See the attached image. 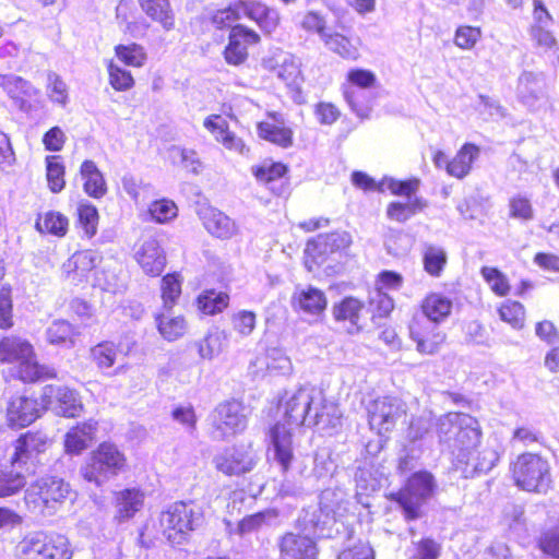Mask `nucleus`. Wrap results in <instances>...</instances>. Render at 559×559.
Masks as SVG:
<instances>
[{
  "mask_svg": "<svg viewBox=\"0 0 559 559\" xmlns=\"http://www.w3.org/2000/svg\"><path fill=\"white\" fill-rule=\"evenodd\" d=\"M439 442L452 454L456 468L463 473H487L499 461V452L489 443L480 450V427L468 414L448 413L437 421Z\"/></svg>",
  "mask_w": 559,
  "mask_h": 559,
  "instance_id": "f257e3e1",
  "label": "nucleus"
},
{
  "mask_svg": "<svg viewBox=\"0 0 559 559\" xmlns=\"http://www.w3.org/2000/svg\"><path fill=\"white\" fill-rule=\"evenodd\" d=\"M282 424L292 428L330 425L336 418V407L326 402L323 391L304 386L286 392L280 401Z\"/></svg>",
  "mask_w": 559,
  "mask_h": 559,
  "instance_id": "f03ea898",
  "label": "nucleus"
},
{
  "mask_svg": "<svg viewBox=\"0 0 559 559\" xmlns=\"http://www.w3.org/2000/svg\"><path fill=\"white\" fill-rule=\"evenodd\" d=\"M0 361L13 365L4 373L7 380L19 379L29 383L57 377L53 367L38 364L33 345L16 335L0 341Z\"/></svg>",
  "mask_w": 559,
  "mask_h": 559,
  "instance_id": "7ed1b4c3",
  "label": "nucleus"
},
{
  "mask_svg": "<svg viewBox=\"0 0 559 559\" xmlns=\"http://www.w3.org/2000/svg\"><path fill=\"white\" fill-rule=\"evenodd\" d=\"M348 514L347 493L343 489H325L320 496L318 507L304 510L299 522L304 530L323 537H331L333 531L340 533L338 524L346 530Z\"/></svg>",
  "mask_w": 559,
  "mask_h": 559,
  "instance_id": "20e7f679",
  "label": "nucleus"
},
{
  "mask_svg": "<svg viewBox=\"0 0 559 559\" xmlns=\"http://www.w3.org/2000/svg\"><path fill=\"white\" fill-rule=\"evenodd\" d=\"M347 240L344 235H319L309 240L305 248V266L309 272L323 267L326 276H335L346 269L348 254Z\"/></svg>",
  "mask_w": 559,
  "mask_h": 559,
  "instance_id": "39448f33",
  "label": "nucleus"
},
{
  "mask_svg": "<svg viewBox=\"0 0 559 559\" xmlns=\"http://www.w3.org/2000/svg\"><path fill=\"white\" fill-rule=\"evenodd\" d=\"M126 467L124 453L111 442H102L87 456L81 474L85 480L100 486L126 471Z\"/></svg>",
  "mask_w": 559,
  "mask_h": 559,
  "instance_id": "423d86ee",
  "label": "nucleus"
},
{
  "mask_svg": "<svg viewBox=\"0 0 559 559\" xmlns=\"http://www.w3.org/2000/svg\"><path fill=\"white\" fill-rule=\"evenodd\" d=\"M512 476L515 485L528 492L546 493L550 488V466L546 459L534 453L518 456L512 464Z\"/></svg>",
  "mask_w": 559,
  "mask_h": 559,
  "instance_id": "0eeeda50",
  "label": "nucleus"
},
{
  "mask_svg": "<svg viewBox=\"0 0 559 559\" xmlns=\"http://www.w3.org/2000/svg\"><path fill=\"white\" fill-rule=\"evenodd\" d=\"M16 559H71L69 540L61 535L37 532L26 535L16 546Z\"/></svg>",
  "mask_w": 559,
  "mask_h": 559,
  "instance_id": "6e6552de",
  "label": "nucleus"
},
{
  "mask_svg": "<svg viewBox=\"0 0 559 559\" xmlns=\"http://www.w3.org/2000/svg\"><path fill=\"white\" fill-rule=\"evenodd\" d=\"M368 415L370 429L381 438L395 428L402 416L406 415V405L397 397L382 396L362 401Z\"/></svg>",
  "mask_w": 559,
  "mask_h": 559,
  "instance_id": "1a4fd4ad",
  "label": "nucleus"
},
{
  "mask_svg": "<svg viewBox=\"0 0 559 559\" xmlns=\"http://www.w3.org/2000/svg\"><path fill=\"white\" fill-rule=\"evenodd\" d=\"M202 510L193 503L178 501L168 507L162 513L160 524L167 534V538L174 543H180V539L193 531L202 521Z\"/></svg>",
  "mask_w": 559,
  "mask_h": 559,
  "instance_id": "9d476101",
  "label": "nucleus"
},
{
  "mask_svg": "<svg viewBox=\"0 0 559 559\" xmlns=\"http://www.w3.org/2000/svg\"><path fill=\"white\" fill-rule=\"evenodd\" d=\"M70 487L58 477H44L32 484L25 491V503L33 512L45 513L55 509L69 495Z\"/></svg>",
  "mask_w": 559,
  "mask_h": 559,
  "instance_id": "9b49d317",
  "label": "nucleus"
},
{
  "mask_svg": "<svg viewBox=\"0 0 559 559\" xmlns=\"http://www.w3.org/2000/svg\"><path fill=\"white\" fill-rule=\"evenodd\" d=\"M433 488V477L428 472H418L409 477L405 487L395 496V500L402 507L407 520L419 518L420 508L431 496Z\"/></svg>",
  "mask_w": 559,
  "mask_h": 559,
  "instance_id": "f8f14e48",
  "label": "nucleus"
},
{
  "mask_svg": "<svg viewBox=\"0 0 559 559\" xmlns=\"http://www.w3.org/2000/svg\"><path fill=\"white\" fill-rule=\"evenodd\" d=\"M338 27L341 32L328 33L325 32V21L324 19L317 12L309 11L307 12L301 22V27L307 32L317 33L324 40L326 47L332 51L338 53L342 57H346L348 55V38L346 36L347 28V14L343 12L342 14L334 12Z\"/></svg>",
  "mask_w": 559,
  "mask_h": 559,
  "instance_id": "ddd939ff",
  "label": "nucleus"
},
{
  "mask_svg": "<svg viewBox=\"0 0 559 559\" xmlns=\"http://www.w3.org/2000/svg\"><path fill=\"white\" fill-rule=\"evenodd\" d=\"M247 426L243 406L237 401L221 403L212 414V436L224 440L245 430Z\"/></svg>",
  "mask_w": 559,
  "mask_h": 559,
  "instance_id": "4468645a",
  "label": "nucleus"
},
{
  "mask_svg": "<svg viewBox=\"0 0 559 559\" xmlns=\"http://www.w3.org/2000/svg\"><path fill=\"white\" fill-rule=\"evenodd\" d=\"M378 88L379 81L372 71L352 69V110L360 119L368 118Z\"/></svg>",
  "mask_w": 559,
  "mask_h": 559,
  "instance_id": "2eb2a0df",
  "label": "nucleus"
},
{
  "mask_svg": "<svg viewBox=\"0 0 559 559\" xmlns=\"http://www.w3.org/2000/svg\"><path fill=\"white\" fill-rule=\"evenodd\" d=\"M40 401L44 408L51 409L63 417L74 418L80 416L83 411L79 393L66 385H45L41 390Z\"/></svg>",
  "mask_w": 559,
  "mask_h": 559,
  "instance_id": "dca6fc26",
  "label": "nucleus"
},
{
  "mask_svg": "<svg viewBox=\"0 0 559 559\" xmlns=\"http://www.w3.org/2000/svg\"><path fill=\"white\" fill-rule=\"evenodd\" d=\"M49 445V438L44 432L28 431L22 435L14 442V452L11 456L13 467L19 466L28 471V465L34 466L37 457L46 452Z\"/></svg>",
  "mask_w": 559,
  "mask_h": 559,
  "instance_id": "f3484780",
  "label": "nucleus"
},
{
  "mask_svg": "<svg viewBox=\"0 0 559 559\" xmlns=\"http://www.w3.org/2000/svg\"><path fill=\"white\" fill-rule=\"evenodd\" d=\"M214 465L217 471L227 476H239L254 467L257 455L251 447L227 448L214 457Z\"/></svg>",
  "mask_w": 559,
  "mask_h": 559,
  "instance_id": "a211bd4d",
  "label": "nucleus"
},
{
  "mask_svg": "<svg viewBox=\"0 0 559 559\" xmlns=\"http://www.w3.org/2000/svg\"><path fill=\"white\" fill-rule=\"evenodd\" d=\"M294 429L278 421L269 431V451L272 453L273 461L277 463L284 473L292 467L295 461Z\"/></svg>",
  "mask_w": 559,
  "mask_h": 559,
  "instance_id": "6ab92c4d",
  "label": "nucleus"
},
{
  "mask_svg": "<svg viewBox=\"0 0 559 559\" xmlns=\"http://www.w3.org/2000/svg\"><path fill=\"white\" fill-rule=\"evenodd\" d=\"M259 41L260 35L253 29L241 24L233 26L223 52L225 61L230 66L242 64L248 58V47Z\"/></svg>",
  "mask_w": 559,
  "mask_h": 559,
  "instance_id": "aec40b11",
  "label": "nucleus"
},
{
  "mask_svg": "<svg viewBox=\"0 0 559 559\" xmlns=\"http://www.w3.org/2000/svg\"><path fill=\"white\" fill-rule=\"evenodd\" d=\"M409 335L416 342L417 350L424 355L436 354L445 340L444 333L439 330L437 324L417 316L409 324Z\"/></svg>",
  "mask_w": 559,
  "mask_h": 559,
  "instance_id": "412c9836",
  "label": "nucleus"
},
{
  "mask_svg": "<svg viewBox=\"0 0 559 559\" xmlns=\"http://www.w3.org/2000/svg\"><path fill=\"white\" fill-rule=\"evenodd\" d=\"M100 262L102 255L96 251H76L62 264V272L68 281L78 285L86 281Z\"/></svg>",
  "mask_w": 559,
  "mask_h": 559,
  "instance_id": "4be33fe9",
  "label": "nucleus"
},
{
  "mask_svg": "<svg viewBox=\"0 0 559 559\" xmlns=\"http://www.w3.org/2000/svg\"><path fill=\"white\" fill-rule=\"evenodd\" d=\"M281 559H317V545L308 536L287 533L281 537L280 543Z\"/></svg>",
  "mask_w": 559,
  "mask_h": 559,
  "instance_id": "5701e85b",
  "label": "nucleus"
},
{
  "mask_svg": "<svg viewBox=\"0 0 559 559\" xmlns=\"http://www.w3.org/2000/svg\"><path fill=\"white\" fill-rule=\"evenodd\" d=\"M251 173L258 182L266 186L274 194L282 195L287 191L285 175L287 168L282 163L263 162L252 166Z\"/></svg>",
  "mask_w": 559,
  "mask_h": 559,
  "instance_id": "b1692460",
  "label": "nucleus"
},
{
  "mask_svg": "<svg viewBox=\"0 0 559 559\" xmlns=\"http://www.w3.org/2000/svg\"><path fill=\"white\" fill-rule=\"evenodd\" d=\"M292 306L295 310L306 314H321L326 307V298L322 290L313 286H296L292 296Z\"/></svg>",
  "mask_w": 559,
  "mask_h": 559,
  "instance_id": "393cba45",
  "label": "nucleus"
},
{
  "mask_svg": "<svg viewBox=\"0 0 559 559\" xmlns=\"http://www.w3.org/2000/svg\"><path fill=\"white\" fill-rule=\"evenodd\" d=\"M43 404L37 400L17 396L12 399L8 407V419L12 426L26 427L34 423L41 414Z\"/></svg>",
  "mask_w": 559,
  "mask_h": 559,
  "instance_id": "a878e982",
  "label": "nucleus"
},
{
  "mask_svg": "<svg viewBox=\"0 0 559 559\" xmlns=\"http://www.w3.org/2000/svg\"><path fill=\"white\" fill-rule=\"evenodd\" d=\"M98 423L88 419L70 428L64 436V451L70 455L81 454L94 440Z\"/></svg>",
  "mask_w": 559,
  "mask_h": 559,
  "instance_id": "bb28decb",
  "label": "nucleus"
},
{
  "mask_svg": "<svg viewBox=\"0 0 559 559\" xmlns=\"http://www.w3.org/2000/svg\"><path fill=\"white\" fill-rule=\"evenodd\" d=\"M199 216L205 229L217 238L228 239L236 234L235 222L215 207H200Z\"/></svg>",
  "mask_w": 559,
  "mask_h": 559,
  "instance_id": "cd10ccee",
  "label": "nucleus"
},
{
  "mask_svg": "<svg viewBox=\"0 0 559 559\" xmlns=\"http://www.w3.org/2000/svg\"><path fill=\"white\" fill-rule=\"evenodd\" d=\"M135 259L142 270L152 276H158L165 267L166 257L159 242L150 238L135 252Z\"/></svg>",
  "mask_w": 559,
  "mask_h": 559,
  "instance_id": "c85d7f7f",
  "label": "nucleus"
},
{
  "mask_svg": "<svg viewBox=\"0 0 559 559\" xmlns=\"http://www.w3.org/2000/svg\"><path fill=\"white\" fill-rule=\"evenodd\" d=\"M239 8L242 10V16L254 21L258 26L266 34L276 29L280 23V14L275 9L257 1H239Z\"/></svg>",
  "mask_w": 559,
  "mask_h": 559,
  "instance_id": "c756f323",
  "label": "nucleus"
},
{
  "mask_svg": "<svg viewBox=\"0 0 559 559\" xmlns=\"http://www.w3.org/2000/svg\"><path fill=\"white\" fill-rule=\"evenodd\" d=\"M203 126L209 130L215 138V140L223 144L226 150L242 154L246 150V145L242 140L234 132L228 129L227 121L219 115L209 116Z\"/></svg>",
  "mask_w": 559,
  "mask_h": 559,
  "instance_id": "7c9ffc66",
  "label": "nucleus"
},
{
  "mask_svg": "<svg viewBox=\"0 0 559 559\" xmlns=\"http://www.w3.org/2000/svg\"><path fill=\"white\" fill-rule=\"evenodd\" d=\"M272 121H262L258 124L260 138L275 143L280 146L287 147L292 144L293 132L285 127V120L280 112H269Z\"/></svg>",
  "mask_w": 559,
  "mask_h": 559,
  "instance_id": "2f4dec72",
  "label": "nucleus"
},
{
  "mask_svg": "<svg viewBox=\"0 0 559 559\" xmlns=\"http://www.w3.org/2000/svg\"><path fill=\"white\" fill-rule=\"evenodd\" d=\"M229 345V334L219 328L211 329L206 335L195 343L202 359L213 360L223 354Z\"/></svg>",
  "mask_w": 559,
  "mask_h": 559,
  "instance_id": "473e14b6",
  "label": "nucleus"
},
{
  "mask_svg": "<svg viewBox=\"0 0 559 559\" xmlns=\"http://www.w3.org/2000/svg\"><path fill=\"white\" fill-rule=\"evenodd\" d=\"M452 307L453 302L449 297L440 293H431L421 301V318L438 325L450 316Z\"/></svg>",
  "mask_w": 559,
  "mask_h": 559,
  "instance_id": "72a5a7b5",
  "label": "nucleus"
},
{
  "mask_svg": "<svg viewBox=\"0 0 559 559\" xmlns=\"http://www.w3.org/2000/svg\"><path fill=\"white\" fill-rule=\"evenodd\" d=\"M544 75L524 71L518 80V96L527 106H532L543 94Z\"/></svg>",
  "mask_w": 559,
  "mask_h": 559,
  "instance_id": "f704fd0d",
  "label": "nucleus"
},
{
  "mask_svg": "<svg viewBox=\"0 0 559 559\" xmlns=\"http://www.w3.org/2000/svg\"><path fill=\"white\" fill-rule=\"evenodd\" d=\"M478 156L479 148L476 145L472 143L464 144L447 165L448 175L457 179L464 178L471 171L472 165Z\"/></svg>",
  "mask_w": 559,
  "mask_h": 559,
  "instance_id": "c9c22d12",
  "label": "nucleus"
},
{
  "mask_svg": "<svg viewBox=\"0 0 559 559\" xmlns=\"http://www.w3.org/2000/svg\"><path fill=\"white\" fill-rule=\"evenodd\" d=\"M142 11L153 21L162 25L165 31L175 27V15L169 0H139Z\"/></svg>",
  "mask_w": 559,
  "mask_h": 559,
  "instance_id": "e433bc0d",
  "label": "nucleus"
},
{
  "mask_svg": "<svg viewBox=\"0 0 559 559\" xmlns=\"http://www.w3.org/2000/svg\"><path fill=\"white\" fill-rule=\"evenodd\" d=\"M130 349V346L123 348L121 344H115L114 342H103L91 349V356L99 369H108L116 364L120 356L126 357Z\"/></svg>",
  "mask_w": 559,
  "mask_h": 559,
  "instance_id": "4c0bfd02",
  "label": "nucleus"
},
{
  "mask_svg": "<svg viewBox=\"0 0 559 559\" xmlns=\"http://www.w3.org/2000/svg\"><path fill=\"white\" fill-rule=\"evenodd\" d=\"M427 207V201L424 198L406 199L405 201H393L386 206V217L390 221L405 223L418 212Z\"/></svg>",
  "mask_w": 559,
  "mask_h": 559,
  "instance_id": "58836bf2",
  "label": "nucleus"
},
{
  "mask_svg": "<svg viewBox=\"0 0 559 559\" xmlns=\"http://www.w3.org/2000/svg\"><path fill=\"white\" fill-rule=\"evenodd\" d=\"M84 180V191L92 198L99 199L107 192L105 178L93 160H84L80 168Z\"/></svg>",
  "mask_w": 559,
  "mask_h": 559,
  "instance_id": "ea45409f",
  "label": "nucleus"
},
{
  "mask_svg": "<svg viewBox=\"0 0 559 559\" xmlns=\"http://www.w3.org/2000/svg\"><path fill=\"white\" fill-rule=\"evenodd\" d=\"M94 285L112 294L122 293L127 287L126 275L121 267L108 265L95 274Z\"/></svg>",
  "mask_w": 559,
  "mask_h": 559,
  "instance_id": "a19ab883",
  "label": "nucleus"
},
{
  "mask_svg": "<svg viewBox=\"0 0 559 559\" xmlns=\"http://www.w3.org/2000/svg\"><path fill=\"white\" fill-rule=\"evenodd\" d=\"M26 484L25 476L21 467L10 465L0 469V498L9 497L20 491Z\"/></svg>",
  "mask_w": 559,
  "mask_h": 559,
  "instance_id": "79ce46f5",
  "label": "nucleus"
},
{
  "mask_svg": "<svg viewBox=\"0 0 559 559\" xmlns=\"http://www.w3.org/2000/svg\"><path fill=\"white\" fill-rule=\"evenodd\" d=\"M155 321L159 334L168 342L179 340L187 332V322L182 316L170 317L162 313L155 317Z\"/></svg>",
  "mask_w": 559,
  "mask_h": 559,
  "instance_id": "37998d69",
  "label": "nucleus"
},
{
  "mask_svg": "<svg viewBox=\"0 0 559 559\" xmlns=\"http://www.w3.org/2000/svg\"><path fill=\"white\" fill-rule=\"evenodd\" d=\"M76 335L75 328L66 320H56L46 330V338L52 345L71 347Z\"/></svg>",
  "mask_w": 559,
  "mask_h": 559,
  "instance_id": "c03bdc74",
  "label": "nucleus"
},
{
  "mask_svg": "<svg viewBox=\"0 0 559 559\" xmlns=\"http://www.w3.org/2000/svg\"><path fill=\"white\" fill-rule=\"evenodd\" d=\"M419 188V180L416 178L408 180H397L392 177H383L378 182V191L384 192L389 190L392 194L404 197L405 199L418 198L416 192Z\"/></svg>",
  "mask_w": 559,
  "mask_h": 559,
  "instance_id": "a18cd8bd",
  "label": "nucleus"
},
{
  "mask_svg": "<svg viewBox=\"0 0 559 559\" xmlns=\"http://www.w3.org/2000/svg\"><path fill=\"white\" fill-rule=\"evenodd\" d=\"M144 495L138 489H124L117 497V512L120 520L132 518L143 506Z\"/></svg>",
  "mask_w": 559,
  "mask_h": 559,
  "instance_id": "49530a36",
  "label": "nucleus"
},
{
  "mask_svg": "<svg viewBox=\"0 0 559 559\" xmlns=\"http://www.w3.org/2000/svg\"><path fill=\"white\" fill-rule=\"evenodd\" d=\"M0 86L16 102H22L25 96L31 97L37 94L36 88L28 81L12 74H0Z\"/></svg>",
  "mask_w": 559,
  "mask_h": 559,
  "instance_id": "de8ad7c7",
  "label": "nucleus"
},
{
  "mask_svg": "<svg viewBox=\"0 0 559 559\" xmlns=\"http://www.w3.org/2000/svg\"><path fill=\"white\" fill-rule=\"evenodd\" d=\"M69 227L68 218L55 211H49L40 215L36 221V229L39 233L51 234L57 237H63Z\"/></svg>",
  "mask_w": 559,
  "mask_h": 559,
  "instance_id": "09e8293b",
  "label": "nucleus"
},
{
  "mask_svg": "<svg viewBox=\"0 0 559 559\" xmlns=\"http://www.w3.org/2000/svg\"><path fill=\"white\" fill-rule=\"evenodd\" d=\"M46 162V178L48 188L52 193H59L66 186L64 174L66 168L58 155H49Z\"/></svg>",
  "mask_w": 559,
  "mask_h": 559,
  "instance_id": "8fccbe9b",
  "label": "nucleus"
},
{
  "mask_svg": "<svg viewBox=\"0 0 559 559\" xmlns=\"http://www.w3.org/2000/svg\"><path fill=\"white\" fill-rule=\"evenodd\" d=\"M394 309V300L388 294L376 289L369 298L368 312L371 313V320L376 325H380V320L389 317Z\"/></svg>",
  "mask_w": 559,
  "mask_h": 559,
  "instance_id": "3c124183",
  "label": "nucleus"
},
{
  "mask_svg": "<svg viewBox=\"0 0 559 559\" xmlns=\"http://www.w3.org/2000/svg\"><path fill=\"white\" fill-rule=\"evenodd\" d=\"M480 275L489 286L490 290L498 297H506L511 290L508 276L493 266H483Z\"/></svg>",
  "mask_w": 559,
  "mask_h": 559,
  "instance_id": "603ef678",
  "label": "nucleus"
},
{
  "mask_svg": "<svg viewBox=\"0 0 559 559\" xmlns=\"http://www.w3.org/2000/svg\"><path fill=\"white\" fill-rule=\"evenodd\" d=\"M425 271L435 277H439L447 264V252L437 246H426L423 253Z\"/></svg>",
  "mask_w": 559,
  "mask_h": 559,
  "instance_id": "864d4df0",
  "label": "nucleus"
},
{
  "mask_svg": "<svg viewBox=\"0 0 559 559\" xmlns=\"http://www.w3.org/2000/svg\"><path fill=\"white\" fill-rule=\"evenodd\" d=\"M261 361L269 368L270 373L285 376L289 374L293 370L290 358L281 348L273 347L267 349Z\"/></svg>",
  "mask_w": 559,
  "mask_h": 559,
  "instance_id": "5fc2aeb1",
  "label": "nucleus"
},
{
  "mask_svg": "<svg viewBox=\"0 0 559 559\" xmlns=\"http://www.w3.org/2000/svg\"><path fill=\"white\" fill-rule=\"evenodd\" d=\"M229 296L226 293L207 290L198 297V308L209 316L222 312L227 308Z\"/></svg>",
  "mask_w": 559,
  "mask_h": 559,
  "instance_id": "6e6d98bb",
  "label": "nucleus"
},
{
  "mask_svg": "<svg viewBox=\"0 0 559 559\" xmlns=\"http://www.w3.org/2000/svg\"><path fill=\"white\" fill-rule=\"evenodd\" d=\"M47 96L50 102L61 107H66L69 103V87L64 80L55 72L47 74Z\"/></svg>",
  "mask_w": 559,
  "mask_h": 559,
  "instance_id": "4d7b16f0",
  "label": "nucleus"
},
{
  "mask_svg": "<svg viewBox=\"0 0 559 559\" xmlns=\"http://www.w3.org/2000/svg\"><path fill=\"white\" fill-rule=\"evenodd\" d=\"M502 321L509 323L513 329L520 330L524 325L525 309L519 301L507 300L498 309Z\"/></svg>",
  "mask_w": 559,
  "mask_h": 559,
  "instance_id": "13d9d810",
  "label": "nucleus"
},
{
  "mask_svg": "<svg viewBox=\"0 0 559 559\" xmlns=\"http://www.w3.org/2000/svg\"><path fill=\"white\" fill-rule=\"evenodd\" d=\"M233 330L240 337H249L257 326V314L250 310H238L230 317Z\"/></svg>",
  "mask_w": 559,
  "mask_h": 559,
  "instance_id": "bf43d9fd",
  "label": "nucleus"
},
{
  "mask_svg": "<svg viewBox=\"0 0 559 559\" xmlns=\"http://www.w3.org/2000/svg\"><path fill=\"white\" fill-rule=\"evenodd\" d=\"M509 216L522 222H530L534 218V209L531 199L522 193L514 194L509 200Z\"/></svg>",
  "mask_w": 559,
  "mask_h": 559,
  "instance_id": "052dcab7",
  "label": "nucleus"
},
{
  "mask_svg": "<svg viewBox=\"0 0 559 559\" xmlns=\"http://www.w3.org/2000/svg\"><path fill=\"white\" fill-rule=\"evenodd\" d=\"M148 214L154 222L166 224L177 217L178 207L174 201L160 199L151 203Z\"/></svg>",
  "mask_w": 559,
  "mask_h": 559,
  "instance_id": "680f3d73",
  "label": "nucleus"
},
{
  "mask_svg": "<svg viewBox=\"0 0 559 559\" xmlns=\"http://www.w3.org/2000/svg\"><path fill=\"white\" fill-rule=\"evenodd\" d=\"M117 58L127 66L142 67L146 60V52L141 45H118L115 48Z\"/></svg>",
  "mask_w": 559,
  "mask_h": 559,
  "instance_id": "e2e57ef3",
  "label": "nucleus"
},
{
  "mask_svg": "<svg viewBox=\"0 0 559 559\" xmlns=\"http://www.w3.org/2000/svg\"><path fill=\"white\" fill-rule=\"evenodd\" d=\"M162 298L164 307L171 309L181 294V278L177 273L167 274L162 280Z\"/></svg>",
  "mask_w": 559,
  "mask_h": 559,
  "instance_id": "0e129e2a",
  "label": "nucleus"
},
{
  "mask_svg": "<svg viewBox=\"0 0 559 559\" xmlns=\"http://www.w3.org/2000/svg\"><path fill=\"white\" fill-rule=\"evenodd\" d=\"M276 75L286 85H297L300 79L299 63L290 56H285L276 69Z\"/></svg>",
  "mask_w": 559,
  "mask_h": 559,
  "instance_id": "69168bd1",
  "label": "nucleus"
},
{
  "mask_svg": "<svg viewBox=\"0 0 559 559\" xmlns=\"http://www.w3.org/2000/svg\"><path fill=\"white\" fill-rule=\"evenodd\" d=\"M481 29L476 26L461 25L456 28L454 44L464 50H471L479 41Z\"/></svg>",
  "mask_w": 559,
  "mask_h": 559,
  "instance_id": "338daca9",
  "label": "nucleus"
},
{
  "mask_svg": "<svg viewBox=\"0 0 559 559\" xmlns=\"http://www.w3.org/2000/svg\"><path fill=\"white\" fill-rule=\"evenodd\" d=\"M413 544L415 550L409 559H439L441 555V544L432 538H421Z\"/></svg>",
  "mask_w": 559,
  "mask_h": 559,
  "instance_id": "774afa93",
  "label": "nucleus"
}]
</instances>
